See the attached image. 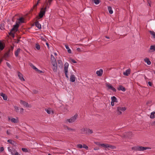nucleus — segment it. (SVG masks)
Here are the masks:
<instances>
[{
	"label": "nucleus",
	"instance_id": "nucleus-46",
	"mask_svg": "<svg viewBox=\"0 0 155 155\" xmlns=\"http://www.w3.org/2000/svg\"><path fill=\"white\" fill-rule=\"evenodd\" d=\"M82 147L85 149L86 150H88V147L85 144H84L82 146Z\"/></svg>",
	"mask_w": 155,
	"mask_h": 155
},
{
	"label": "nucleus",
	"instance_id": "nucleus-60",
	"mask_svg": "<svg viewBox=\"0 0 155 155\" xmlns=\"http://www.w3.org/2000/svg\"><path fill=\"white\" fill-rule=\"evenodd\" d=\"M114 92H116V89L114 87H113L112 89H111Z\"/></svg>",
	"mask_w": 155,
	"mask_h": 155
},
{
	"label": "nucleus",
	"instance_id": "nucleus-54",
	"mask_svg": "<svg viewBox=\"0 0 155 155\" xmlns=\"http://www.w3.org/2000/svg\"><path fill=\"white\" fill-rule=\"evenodd\" d=\"M147 2L149 4V5L151 6V1L150 0H147Z\"/></svg>",
	"mask_w": 155,
	"mask_h": 155
},
{
	"label": "nucleus",
	"instance_id": "nucleus-14",
	"mask_svg": "<svg viewBox=\"0 0 155 155\" xmlns=\"http://www.w3.org/2000/svg\"><path fill=\"white\" fill-rule=\"evenodd\" d=\"M103 73V70L102 69H100L99 71H96V74L97 75L99 76H101Z\"/></svg>",
	"mask_w": 155,
	"mask_h": 155
},
{
	"label": "nucleus",
	"instance_id": "nucleus-23",
	"mask_svg": "<svg viewBox=\"0 0 155 155\" xmlns=\"http://www.w3.org/2000/svg\"><path fill=\"white\" fill-rule=\"evenodd\" d=\"M1 96L3 97V99L4 100H6L7 99V96L5 94L2 93L0 94Z\"/></svg>",
	"mask_w": 155,
	"mask_h": 155
},
{
	"label": "nucleus",
	"instance_id": "nucleus-50",
	"mask_svg": "<svg viewBox=\"0 0 155 155\" xmlns=\"http://www.w3.org/2000/svg\"><path fill=\"white\" fill-rule=\"evenodd\" d=\"M70 60H71V61H72L74 63H77V62L76 61H75V60H74V59H73L71 58H70Z\"/></svg>",
	"mask_w": 155,
	"mask_h": 155
},
{
	"label": "nucleus",
	"instance_id": "nucleus-5",
	"mask_svg": "<svg viewBox=\"0 0 155 155\" xmlns=\"http://www.w3.org/2000/svg\"><path fill=\"white\" fill-rule=\"evenodd\" d=\"M19 26V24L17 23V21H16V24L13 25V27L11 29L12 30V31H14V33L17 32L18 30V29Z\"/></svg>",
	"mask_w": 155,
	"mask_h": 155
},
{
	"label": "nucleus",
	"instance_id": "nucleus-34",
	"mask_svg": "<svg viewBox=\"0 0 155 155\" xmlns=\"http://www.w3.org/2000/svg\"><path fill=\"white\" fill-rule=\"evenodd\" d=\"M58 63L60 64V65H59V66L60 67V66H63V64L62 63V61L61 60H58Z\"/></svg>",
	"mask_w": 155,
	"mask_h": 155
},
{
	"label": "nucleus",
	"instance_id": "nucleus-53",
	"mask_svg": "<svg viewBox=\"0 0 155 155\" xmlns=\"http://www.w3.org/2000/svg\"><path fill=\"white\" fill-rule=\"evenodd\" d=\"M35 71H37L39 73H43L42 71L38 70V68Z\"/></svg>",
	"mask_w": 155,
	"mask_h": 155
},
{
	"label": "nucleus",
	"instance_id": "nucleus-2",
	"mask_svg": "<svg viewBox=\"0 0 155 155\" xmlns=\"http://www.w3.org/2000/svg\"><path fill=\"white\" fill-rule=\"evenodd\" d=\"M126 110V107H118L117 108L116 111L117 112V114L118 115H120L122 114L121 111H124Z\"/></svg>",
	"mask_w": 155,
	"mask_h": 155
},
{
	"label": "nucleus",
	"instance_id": "nucleus-15",
	"mask_svg": "<svg viewBox=\"0 0 155 155\" xmlns=\"http://www.w3.org/2000/svg\"><path fill=\"white\" fill-rule=\"evenodd\" d=\"M75 77L73 74H71L70 77V81L72 82H74L75 80Z\"/></svg>",
	"mask_w": 155,
	"mask_h": 155
},
{
	"label": "nucleus",
	"instance_id": "nucleus-62",
	"mask_svg": "<svg viewBox=\"0 0 155 155\" xmlns=\"http://www.w3.org/2000/svg\"><path fill=\"white\" fill-rule=\"evenodd\" d=\"M53 0H48V2L49 3V5H50L51 4V2Z\"/></svg>",
	"mask_w": 155,
	"mask_h": 155
},
{
	"label": "nucleus",
	"instance_id": "nucleus-12",
	"mask_svg": "<svg viewBox=\"0 0 155 155\" xmlns=\"http://www.w3.org/2000/svg\"><path fill=\"white\" fill-rule=\"evenodd\" d=\"M18 76L19 77V78L21 81H25V80L23 77L22 74L19 72H18Z\"/></svg>",
	"mask_w": 155,
	"mask_h": 155
},
{
	"label": "nucleus",
	"instance_id": "nucleus-32",
	"mask_svg": "<svg viewBox=\"0 0 155 155\" xmlns=\"http://www.w3.org/2000/svg\"><path fill=\"white\" fill-rule=\"evenodd\" d=\"M49 4L48 2H46L45 5V7L44 9V10H46L47 8H49L50 7Z\"/></svg>",
	"mask_w": 155,
	"mask_h": 155
},
{
	"label": "nucleus",
	"instance_id": "nucleus-61",
	"mask_svg": "<svg viewBox=\"0 0 155 155\" xmlns=\"http://www.w3.org/2000/svg\"><path fill=\"white\" fill-rule=\"evenodd\" d=\"M151 125L152 126H155V121H153V122L151 123Z\"/></svg>",
	"mask_w": 155,
	"mask_h": 155
},
{
	"label": "nucleus",
	"instance_id": "nucleus-57",
	"mask_svg": "<svg viewBox=\"0 0 155 155\" xmlns=\"http://www.w3.org/2000/svg\"><path fill=\"white\" fill-rule=\"evenodd\" d=\"M4 148L3 147H0V152H2L4 150Z\"/></svg>",
	"mask_w": 155,
	"mask_h": 155
},
{
	"label": "nucleus",
	"instance_id": "nucleus-7",
	"mask_svg": "<svg viewBox=\"0 0 155 155\" xmlns=\"http://www.w3.org/2000/svg\"><path fill=\"white\" fill-rule=\"evenodd\" d=\"M51 61L52 64L57 63L56 59L52 54L51 55Z\"/></svg>",
	"mask_w": 155,
	"mask_h": 155
},
{
	"label": "nucleus",
	"instance_id": "nucleus-25",
	"mask_svg": "<svg viewBox=\"0 0 155 155\" xmlns=\"http://www.w3.org/2000/svg\"><path fill=\"white\" fill-rule=\"evenodd\" d=\"M13 32H14V31H12V30H11L10 32H8V34L14 38L15 37L14 33H13Z\"/></svg>",
	"mask_w": 155,
	"mask_h": 155
},
{
	"label": "nucleus",
	"instance_id": "nucleus-13",
	"mask_svg": "<svg viewBox=\"0 0 155 155\" xmlns=\"http://www.w3.org/2000/svg\"><path fill=\"white\" fill-rule=\"evenodd\" d=\"M8 120H10L12 122L14 123H17L18 122V119H15L14 118H12L10 119V118L9 117Z\"/></svg>",
	"mask_w": 155,
	"mask_h": 155
},
{
	"label": "nucleus",
	"instance_id": "nucleus-47",
	"mask_svg": "<svg viewBox=\"0 0 155 155\" xmlns=\"http://www.w3.org/2000/svg\"><path fill=\"white\" fill-rule=\"evenodd\" d=\"M16 152V151L15 150L14 148V149L13 150L12 152L11 153L12 155H14L15 154V153Z\"/></svg>",
	"mask_w": 155,
	"mask_h": 155
},
{
	"label": "nucleus",
	"instance_id": "nucleus-1",
	"mask_svg": "<svg viewBox=\"0 0 155 155\" xmlns=\"http://www.w3.org/2000/svg\"><path fill=\"white\" fill-rule=\"evenodd\" d=\"M151 148L149 147H143L140 146H134L131 148L132 150L137 151H143L147 149H150Z\"/></svg>",
	"mask_w": 155,
	"mask_h": 155
},
{
	"label": "nucleus",
	"instance_id": "nucleus-28",
	"mask_svg": "<svg viewBox=\"0 0 155 155\" xmlns=\"http://www.w3.org/2000/svg\"><path fill=\"white\" fill-rule=\"evenodd\" d=\"M65 47L66 49H67L68 52L69 53H71V50L69 48L68 46V45H65Z\"/></svg>",
	"mask_w": 155,
	"mask_h": 155
},
{
	"label": "nucleus",
	"instance_id": "nucleus-45",
	"mask_svg": "<svg viewBox=\"0 0 155 155\" xmlns=\"http://www.w3.org/2000/svg\"><path fill=\"white\" fill-rule=\"evenodd\" d=\"M14 45H13V46H11L10 48L8 49V50L10 51V52H11V51H12L14 49Z\"/></svg>",
	"mask_w": 155,
	"mask_h": 155
},
{
	"label": "nucleus",
	"instance_id": "nucleus-4",
	"mask_svg": "<svg viewBox=\"0 0 155 155\" xmlns=\"http://www.w3.org/2000/svg\"><path fill=\"white\" fill-rule=\"evenodd\" d=\"M78 117V115L76 114L74 115L72 117L69 119H68L67 121L70 123H72L74 122L76 119Z\"/></svg>",
	"mask_w": 155,
	"mask_h": 155
},
{
	"label": "nucleus",
	"instance_id": "nucleus-63",
	"mask_svg": "<svg viewBox=\"0 0 155 155\" xmlns=\"http://www.w3.org/2000/svg\"><path fill=\"white\" fill-rule=\"evenodd\" d=\"M24 111V109L22 108H20V113H22Z\"/></svg>",
	"mask_w": 155,
	"mask_h": 155
},
{
	"label": "nucleus",
	"instance_id": "nucleus-35",
	"mask_svg": "<svg viewBox=\"0 0 155 155\" xmlns=\"http://www.w3.org/2000/svg\"><path fill=\"white\" fill-rule=\"evenodd\" d=\"M45 111L48 114H50L51 113V108H49L48 109L45 108Z\"/></svg>",
	"mask_w": 155,
	"mask_h": 155
},
{
	"label": "nucleus",
	"instance_id": "nucleus-27",
	"mask_svg": "<svg viewBox=\"0 0 155 155\" xmlns=\"http://www.w3.org/2000/svg\"><path fill=\"white\" fill-rule=\"evenodd\" d=\"M111 101L114 102H117V98L115 96H113L111 97Z\"/></svg>",
	"mask_w": 155,
	"mask_h": 155
},
{
	"label": "nucleus",
	"instance_id": "nucleus-29",
	"mask_svg": "<svg viewBox=\"0 0 155 155\" xmlns=\"http://www.w3.org/2000/svg\"><path fill=\"white\" fill-rule=\"evenodd\" d=\"M86 128H83L81 129V132L82 134H86Z\"/></svg>",
	"mask_w": 155,
	"mask_h": 155
},
{
	"label": "nucleus",
	"instance_id": "nucleus-64",
	"mask_svg": "<svg viewBox=\"0 0 155 155\" xmlns=\"http://www.w3.org/2000/svg\"><path fill=\"white\" fill-rule=\"evenodd\" d=\"M111 104L112 106H114V102L113 101H111Z\"/></svg>",
	"mask_w": 155,
	"mask_h": 155
},
{
	"label": "nucleus",
	"instance_id": "nucleus-48",
	"mask_svg": "<svg viewBox=\"0 0 155 155\" xmlns=\"http://www.w3.org/2000/svg\"><path fill=\"white\" fill-rule=\"evenodd\" d=\"M21 149L23 151L25 152H27L28 151V150L26 148H22Z\"/></svg>",
	"mask_w": 155,
	"mask_h": 155
},
{
	"label": "nucleus",
	"instance_id": "nucleus-26",
	"mask_svg": "<svg viewBox=\"0 0 155 155\" xmlns=\"http://www.w3.org/2000/svg\"><path fill=\"white\" fill-rule=\"evenodd\" d=\"M150 50H151V52H153L155 51V45H151L150 46Z\"/></svg>",
	"mask_w": 155,
	"mask_h": 155
},
{
	"label": "nucleus",
	"instance_id": "nucleus-52",
	"mask_svg": "<svg viewBox=\"0 0 155 155\" xmlns=\"http://www.w3.org/2000/svg\"><path fill=\"white\" fill-rule=\"evenodd\" d=\"M6 64L8 67H9L10 68H11V66L9 63H8V62H6Z\"/></svg>",
	"mask_w": 155,
	"mask_h": 155
},
{
	"label": "nucleus",
	"instance_id": "nucleus-3",
	"mask_svg": "<svg viewBox=\"0 0 155 155\" xmlns=\"http://www.w3.org/2000/svg\"><path fill=\"white\" fill-rule=\"evenodd\" d=\"M69 64L68 63L66 62L64 64V71L66 77L68 78V67Z\"/></svg>",
	"mask_w": 155,
	"mask_h": 155
},
{
	"label": "nucleus",
	"instance_id": "nucleus-38",
	"mask_svg": "<svg viewBox=\"0 0 155 155\" xmlns=\"http://www.w3.org/2000/svg\"><path fill=\"white\" fill-rule=\"evenodd\" d=\"M108 144H101V146L102 147H103L105 148H107V146H108Z\"/></svg>",
	"mask_w": 155,
	"mask_h": 155
},
{
	"label": "nucleus",
	"instance_id": "nucleus-36",
	"mask_svg": "<svg viewBox=\"0 0 155 155\" xmlns=\"http://www.w3.org/2000/svg\"><path fill=\"white\" fill-rule=\"evenodd\" d=\"M29 65L31 67L34 69L35 71L37 69V68H36L35 66H34L31 63H29Z\"/></svg>",
	"mask_w": 155,
	"mask_h": 155
},
{
	"label": "nucleus",
	"instance_id": "nucleus-42",
	"mask_svg": "<svg viewBox=\"0 0 155 155\" xmlns=\"http://www.w3.org/2000/svg\"><path fill=\"white\" fill-rule=\"evenodd\" d=\"M4 24H1L0 25V29L1 30H3L4 29Z\"/></svg>",
	"mask_w": 155,
	"mask_h": 155
},
{
	"label": "nucleus",
	"instance_id": "nucleus-55",
	"mask_svg": "<svg viewBox=\"0 0 155 155\" xmlns=\"http://www.w3.org/2000/svg\"><path fill=\"white\" fill-rule=\"evenodd\" d=\"M10 131H11V130H7L6 131L7 134L8 135L10 134H11V133H10Z\"/></svg>",
	"mask_w": 155,
	"mask_h": 155
},
{
	"label": "nucleus",
	"instance_id": "nucleus-56",
	"mask_svg": "<svg viewBox=\"0 0 155 155\" xmlns=\"http://www.w3.org/2000/svg\"><path fill=\"white\" fill-rule=\"evenodd\" d=\"M67 127L68 130H72V131H75V130L73 129L72 128H69V127Z\"/></svg>",
	"mask_w": 155,
	"mask_h": 155
},
{
	"label": "nucleus",
	"instance_id": "nucleus-40",
	"mask_svg": "<svg viewBox=\"0 0 155 155\" xmlns=\"http://www.w3.org/2000/svg\"><path fill=\"white\" fill-rule=\"evenodd\" d=\"M109 148L111 149H114L115 148V147L114 146L109 145L108 144L107 148Z\"/></svg>",
	"mask_w": 155,
	"mask_h": 155
},
{
	"label": "nucleus",
	"instance_id": "nucleus-44",
	"mask_svg": "<svg viewBox=\"0 0 155 155\" xmlns=\"http://www.w3.org/2000/svg\"><path fill=\"white\" fill-rule=\"evenodd\" d=\"M14 149L13 147H8V150L11 153Z\"/></svg>",
	"mask_w": 155,
	"mask_h": 155
},
{
	"label": "nucleus",
	"instance_id": "nucleus-37",
	"mask_svg": "<svg viewBox=\"0 0 155 155\" xmlns=\"http://www.w3.org/2000/svg\"><path fill=\"white\" fill-rule=\"evenodd\" d=\"M35 48L38 50H39L40 49V46L38 43H37L36 44Z\"/></svg>",
	"mask_w": 155,
	"mask_h": 155
},
{
	"label": "nucleus",
	"instance_id": "nucleus-8",
	"mask_svg": "<svg viewBox=\"0 0 155 155\" xmlns=\"http://www.w3.org/2000/svg\"><path fill=\"white\" fill-rule=\"evenodd\" d=\"M12 54V52H10V51L8 50V51H7V52H6L5 53V54H4V56H3V57L5 58H7V57L10 56Z\"/></svg>",
	"mask_w": 155,
	"mask_h": 155
},
{
	"label": "nucleus",
	"instance_id": "nucleus-49",
	"mask_svg": "<svg viewBox=\"0 0 155 155\" xmlns=\"http://www.w3.org/2000/svg\"><path fill=\"white\" fill-rule=\"evenodd\" d=\"M38 91L34 89L32 90V92L33 94H37L38 93Z\"/></svg>",
	"mask_w": 155,
	"mask_h": 155
},
{
	"label": "nucleus",
	"instance_id": "nucleus-43",
	"mask_svg": "<svg viewBox=\"0 0 155 155\" xmlns=\"http://www.w3.org/2000/svg\"><path fill=\"white\" fill-rule=\"evenodd\" d=\"M14 108H15V110L16 111V112H18L19 110V108L18 107H17L16 106H14Z\"/></svg>",
	"mask_w": 155,
	"mask_h": 155
},
{
	"label": "nucleus",
	"instance_id": "nucleus-11",
	"mask_svg": "<svg viewBox=\"0 0 155 155\" xmlns=\"http://www.w3.org/2000/svg\"><path fill=\"white\" fill-rule=\"evenodd\" d=\"M53 66L52 67V69L54 72H56L58 70L57 64H52Z\"/></svg>",
	"mask_w": 155,
	"mask_h": 155
},
{
	"label": "nucleus",
	"instance_id": "nucleus-33",
	"mask_svg": "<svg viewBox=\"0 0 155 155\" xmlns=\"http://www.w3.org/2000/svg\"><path fill=\"white\" fill-rule=\"evenodd\" d=\"M106 86L108 87L109 89H110L111 90L112 89L113 87V86L110 84H108L107 83H106Z\"/></svg>",
	"mask_w": 155,
	"mask_h": 155
},
{
	"label": "nucleus",
	"instance_id": "nucleus-58",
	"mask_svg": "<svg viewBox=\"0 0 155 155\" xmlns=\"http://www.w3.org/2000/svg\"><path fill=\"white\" fill-rule=\"evenodd\" d=\"M148 83L149 86H152V83L151 82L148 81Z\"/></svg>",
	"mask_w": 155,
	"mask_h": 155
},
{
	"label": "nucleus",
	"instance_id": "nucleus-16",
	"mask_svg": "<svg viewBox=\"0 0 155 155\" xmlns=\"http://www.w3.org/2000/svg\"><path fill=\"white\" fill-rule=\"evenodd\" d=\"M117 90L118 91L121 90L124 92L126 91L125 88L121 85H119V87L117 88Z\"/></svg>",
	"mask_w": 155,
	"mask_h": 155
},
{
	"label": "nucleus",
	"instance_id": "nucleus-18",
	"mask_svg": "<svg viewBox=\"0 0 155 155\" xmlns=\"http://www.w3.org/2000/svg\"><path fill=\"white\" fill-rule=\"evenodd\" d=\"M7 142L12 144L13 146L14 147L16 146L15 144L16 143L14 141V140H7Z\"/></svg>",
	"mask_w": 155,
	"mask_h": 155
},
{
	"label": "nucleus",
	"instance_id": "nucleus-39",
	"mask_svg": "<svg viewBox=\"0 0 155 155\" xmlns=\"http://www.w3.org/2000/svg\"><path fill=\"white\" fill-rule=\"evenodd\" d=\"M94 3L96 4H98L100 2V0H94Z\"/></svg>",
	"mask_w": 155,
	"mask_h": 155
},
{
	"label": "nucleus",
	"instance_id": "nucleus-31",
	"mask_svg": "<svg viewBox=\"0 0 155 155\" xmlns=\"http://www.w3.org/2000/svg\"><path fill=\"white\" fill-rule=\"evenodd\" d=\"M108 10L110 14H112L113 13V11L112 8L110 6L108 7Z\"/></svg>",
	"mask_w": 155,
	"mask_h": 155
},
{
	"label": "nucleus",
	"instance_id": "nucleus-6",
	"mask_svg": "<svg viewBox=\"0 0 155 155\" xmlns=\"http://www.w3.org/2000/svg\"><path fill=\"white\" fill-rule=\"evenodd\" d=\"M46 11V10H44L43 8H41L38 15L39 17L40 18H42L43 17L44 15H45Z\"/></svg>",
	"mask_w": 155,
	"mask_h": 155
},
{
	"label": "nucleus",
	"instance_id": "nucleus-59",
	"mask_svg": "<svg viewBox=\"0 0 155 155\" xmlns=\"http://www.w3.org/2000/svg\"><path fill=\"white\" fill-rule=\"evenodd\" d=\"M41 0H38L37 2V3L35 5L34 7L37 6L38 5V3H39V1H40Z\"/></svg>",
	"mask_w": 155,
	"mask_h": 155
},
{
	"label": "nucleus",
	"instance_id": "nucleus-41",
	"mask_svg": "<svg viewBox=\"0 0 155 155\" xmlns=\"http://www.w3.org/2000/svg\"><path fill=\"white\" fill-rule=\"evenodd\" d=\"M154 114L153 112H152L151 114V115L150 116V117L151 118L153 119L155 117Z\"/></svg>",
	"mask_w": 155,
	"mask_h": 155
},
{
	"label": "nucleus",
	"instance_id": "nucleus-20",
	"mask_svg": "<svg viewBox=\"0 0 155 155\" xmlns=\"http://www.w3.org/2000/svg\"><path fill=\"white\" fill-rule=\"evenodd\" d=\"M144 61L145 62L147 63L148 65H150L151 64V62L149 60V59L148 58H146L144 59Z\"/></svg>",
	"mask_w": 155,
	"mask_h": 155
},
{
	"label": "nucleus",
	"instance_id": "nucleus-24",
	"mask_svg": "<svg viewBox=\"0 0 155 155\" xmlns=\"http://www.w3.org/2000/svg\"><path fill=\"white\" fill-rule=\"evenodd\" d=\"M21 50L20 48H18L17 50L15 52V55L16 57L18 56V54Z\"/></svg>",
	"mask_w": 155,
	"mask_h": 155
},
{
	"label": "nucleus",
	"instance_id": "nucleus-17",
	"mask_svg": "<svg viewBox=\"0 0 155 155\" xmlns=\"http://www.w3.org/2000/svg\"><path fill=\"white\" fill-rule=\"evenodd\" d=\"M35 25L39 29H41V25L39 23L38 21H37L35 23Z\"/></svg>",
	"mask_w": 155,
	"mask_h": 155
},
{
	"label": "nucleus",
	"instance_id": "nucleus-19",
	"mask_svg": "<svg viewBox=\"0 0 155 155\" xmlns=\"http://www.w3.org/2000/svg\"><path fill=\"white\" fill-rule=\"evenodd\" d=\"M130 69H128L126 70L125 72L123 73V74L126 76H128L130 74Z\"/></svg>",
	"mask_w": 155,
	"mask_h": 155
},
{
	"label": "nucleus",
	"instance_id": "nucleus-30",
	"mask_svg": "<svg viewBox=\"0 0 155 155\" xmlns=\"http://www.w3.org/2000/svg\"><path fill=\"white\" fill-rule=\"evenodd\" d=\"M34 6H35V5L33 6V7H32V8H31V9L30 10V12H34V11H35V12L36 11L37 8V6L34 7Z\"/></svg>",
	"mask_w": 155,
	"mask_h": 155
},
{
	"label": "nucleus",
	"instance_id": "nucleus-10",
	"mask_svg": "<svg viewBox=\"0 0 155 155\" xmlns=\"http://www.w3.org/2000/svg\"><path fill=\"white\" fill-rule=\"evenodd\" d=\"M5 47V45L4 43L0 41V51L3 50Z\"/></svg>",
	"mask_w": 155,
	"mask_h": 155
},
{
	"label": "nucleus",
	"instance_id": "nucleus-9",
	"mask_svg": "<svg viewBox=\"0 0 155 155\" xmlns=\"http://www.w3.org/2000/svg\"><path fill=\"white\" fill-rule=\"evenodd\" d=\"M20 103L23 105L24 106H25L26 107H29V104H28V103H27L25 101H22V100H21Z\"/></svg>",
	"mask_w": 155,
	"mask_h": 155
},
{
	"label": "nucleus",
	"instance_id": "nucleus-22",
	"mask_svg": "<svg viewBox=\"0 0 155 155\" xmlns=\"http://www.w3.org/2000/svg\"><path fill=\"white\" fill-rule=\"evenodd\" d=\"M86 132V134H92L93 133V131L92 130L87 128Z\"/></svg>",
	"mask_w": 155,
	"mask_h": 155
},
{
	"label": "nucleus",
	"instance_id": "nucleus-21",
	"mask_svg": "<svg viewBox=\"0 0 155 155\" xmlns=\"http://www.w3.org/2000/svg\"><path fill=\"white\" fill-rule=\"evenodd\" d=\"M18 21H17V23L18 24L24 23V19L23 17H21L19 18V19H18Z\"/></svg>",
	"mask_w": 155,
	"mask_h": 155
},
{
	"label": "nucleus",
	"instance_id": "nucleus-51",
	"mask_svg": "<svg viewBox=\"0 0 155 155\" xmlns=\"http://www.w3.org/2000/svg\"><path fill=\"white\" fill-rule=\"evenodd\" d=\"M77 147L78 148H82V145L81 144H78L77 145Z\"/></svg>",
	"mask_w": 155,
	"mask_h": 155
}]
</instances>
